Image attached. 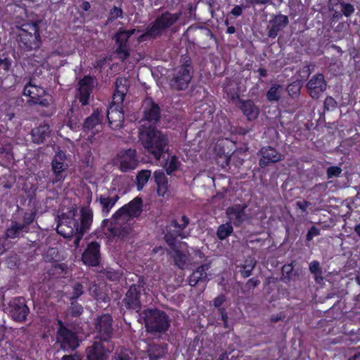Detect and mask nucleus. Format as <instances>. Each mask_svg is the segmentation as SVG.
<instances>
[{
  "label": "nucleus",
  "mask_w": 360,
  "mask_h": 360,
  "mask_svg": "<svg viewBox=\"0 0 360 360\" xmlns=\"http://www.w3.org/2000/svg\"><path fill=\"white\" fill-rule=\"evenodd\" d=\"M80 214L79 219L73 217L74 212L72 216H68L66 214H62L59 217L56 227L58 233L64 238L75 237L74 245L76 248H78L84 233L90 229L93 221V212L89 207H82Z\"/></svg>",
  "instance_id": "1"
},
{
  "label": "nucleus",
  "mask_w": 360,
  "mask_h": 360,
  "mask_svg": "<svg viewBox=\"0 0 360 360\" xmlns=\"http://www.w3.org/2000/svg\"><path fill=\"white\" fill-rule=\"evenodd\" d=\"M142 199L136 197L119 209L111 219H105L103 223L113 236L124 238L131 230L130 224L133 218L138 217L142 212Z\"/></svg>",
  "instance_id": "2"
},
{
  "label": "nucleus",
  "mask_w": 360,
  "mask_h": 360,
  "mask_svg": "<svg viewBox=\"0 0 360 360\" xmlns=\"http://www.w3.org/2000/svg\"><path fill=\"white\" fill-rule=\"evenodd\" d=\"M139 139L144 149L154 158L160 160L167 150L168 137L153 124L144 123L139 129Z\"/></svg>",
  "instance_id": "3"
},
{
  "label": "nucleus",
  "mask_w": 360,
  "mask_h": 360,
  "mask_svg": "<svg viewBox=\"0 0 360 360\" xmlns=\"http://www.w3.org/2000/svg\"><path fill=\"white\" fill-rule=\"evenodd\" d=\"M140 317L143 320L146 332L151 334L165 333L170 326L169 316L164 311L156 308L143 310Z\"/></svg>",
  "instance_id": "4"
},
{
  "label": "nucleus",
  "mask_w": 360,
  "mask_h": 360,
  "mask_svg": "<svg viewBox=\"0 0 360 360\" xmlns=\"http://www.w3.org/2000/svg\"><path fill=\"white\" fill-rule=\"evenodd\" d=\"M17 41L19 48L23 51L38 49L41 42L37 23L22 25L17 35Z\"/></svg>",
  "instance_id": "5"
},
{
  "label": "nucleus",
  "mask_w": 360,
  "mask_h": 360,
  "mask_svg": "<svg viewBox=\"0 0 360 360\" xmlns=\"http://www.w3.org/2000/svg\"><path fill=\"white\" fill-rule=\"evenodd\" d=\"M181 13H172L165 12L152 22L146 28L142 37L157 38L174 25L179 19Z\"/></svg>",
  "instance_id": "6"
},
{
  "label": "nucleus",
  "mask_w": 360,
  "mask_h": 360,
  "mask_svg": "<svg viewBox=\"0 0 360 360\" xmlns=\"http://www.w3.org/2000/svg\"><path fill=\"white\" fill-rule=\"evenodd\" d=\"M189 219L183 215L178 221L177 219H172L169 224L166 226V233L165 234V240L168 245L174 246V243H179L177 238H186L188 233L184 232V229L189 224Z\"/></svg>",
  "instance_id": "7"
},
{
  "label": "nucleus",
  "mask_w": 360,
  "mask_h": 360,
  "mask_svg": "<svg viewBox=\"0 0 360 360\" xmlns=\"http://www.w3.org/2000/svg\"><path fill=\"white\" fill-rule=\"evenodd\" d=\"M144 282L141 278L136 283L132 284L125 293V297L122 300V304L127 309L134 310L139 312L142 306L141 296L144 291Z\"/></svg>",
  "instance_id": "8"
},
{
  "label": "nucleus",
  "mask_w": 360,
  "mask_h": 360,
  "mask_svg": "<svg viewBox=\"0 0 360 360\" xmlns=\"http://www.w3.org/2000/svg\"><path fill=\"white\" fill-rule=\"evenodd\" d=\"M60 326L56 333V345L64 351H72L75 349L79 345L76 334L65 327L62 321H58Z\"/></svg>",
  "instance_id": "9"
},
{
  "label": "nucleus",
  "mask_w": 360,
  "mask_h": 360,
  "mask_svg": "<svg viewBox=\"0 0 360 360\" xmlns=\"http://www.w3.org/2000/svg\"><path fill=\"white\" fill-rule=\"evenodd\" d=\"M114 161L122 172L135 169L139 164L136 150L132 148L122 150L117 153Z\"/></svg>",
  "instance_id": "10"
},
{
  "label": "nucleus",
  "mask_w": 360,
  "mask_h": 360,
  "mask_svg": "<svg viewBox=\"0 0 360 360\" xmlns=\"http://www.w3.org/2000/svg\"><path fill=\"white\" fill-rule=\"evenodd\" d=\"M192 67L186 60L185 63L176 70L170 85L177 90L185 89L188 87L192 78Z\"/></svg>",
  "instance_id": "11"
},
{
  "label": "nucleus",
  "mask_w": 360,
  "mask_h": 360,
  "mask_svg": "<svg viewBox=\"0 0 360 360\" xmlns=\"http://www.w3.org/2000/svg\"><path fill=\"white\" fill-rule=\"evenodd\" d=\"M257 155L260 157L259 165L265 168L271 164L278 162L284 159V155L277 149L271 146H264L258 151Z\"/></svg>",
  "instance_id": "12"
},
{
  "label": "nucleus",
  "mask_w": 360,
  "mask_h": 360,
  "mask_svg": "<svg viewBox=\"0 0 360 360\" xmlns=\"http://www.w3.org/2000/svg\"><path fill=\"white\" fill-rule=\"evenodd\" d=\"M112 319L110 315L105 314L98 316L95 322L96 330L102 342L109 341L112 336Z\"/></svg>",
  "instance_id": "13"
},
{
  "label": "nucleus",
  "mask_w": 360,
  "mask_h": 360,
  "mask_svg": "<svg viewBox=\"0 0 360 360\" xmlns=\"http://www.w3.org/2000/svg\"><path fill=\"white\" fill-rule=\"evenodd\" d=\"M8 310L13 319L16 321H25L30 311L23 297L12 299L9 302Z\"/></svg>",
  "instance_id": "14"
},
{
  "label": "nucleus",
  "mask_w": 360,
  "mask_h": 360,
  "mask_svg": "<svg viewBox=\"0 0 360 360\" xmlns=\"http://www.w3.org/2000/svg\"><path fill=\"white\" fill-rule=\"evenodd\" d=\"M67 157L65 153L60 150L53 157L51 162V167L54 179L52 182L53 184L58 182L64 179L65 172L68 168V165L66 162Z\"/></svg>",
  "instance_id": "15"
},
{
  "label": "nucleus",
  "mask_w": 360,
  "mask_h": 360,
  "mask_svg": "<svg viewBox=\"0 0 360 360\" xmlns=\"http://www.w3.org/2000/svg\"><path fill=\"white\" fill-rule=\"evenodd\" d=\"M169 246L172 249L169 255L174 259L175 265L181 269H186L189 262L188 254V252L186 251L187 248L186 243H174V246Z\"/></svg>",
  "instance_id": "16"
},
{
  "label": "nucleus",
  "mask_w": 360,
  "mask_h": 360,
  "mask_svg": "<svg viewBox=\"0 0 360 360\" xmlns=\"http://www.w3.org/2000/svg\"><path fill=\"white\" fill-rule=\"evenodd\" d=\"M309 96L317 99L327 88V83L323 74L319 73L313 75L306 85Z\"/></svg>",
  "instance_id": "17"
},
{
  "label": "nucleus",
  "mask_w": 360,
  "mask_h": 360,
  "mask_svg": "<svg viewBox=\"0 0 360 360\" xmlns=\"http://www.w3.org/2000/svg\"><path fill=\"white\" fill-rule=\"evenodd\" d=\"M24 94L30 98V102L42 106H48L49 101L42 98L46 94L45 90L39 86L33 84L32 80L24 88Z\"/></svg>",
  "instance_id": "18"
},
{
  "label": "nucleus",
  "mask_w": 360,
  "mask_h": 360,
  "mask_svg": "<svg viewBox=\"0 0 360 360\" xmlns=\"http://www.w3.org/2000/svg\"><path fill=\"white\" fill-rule=\"evenodd\" d=\"M288 22L289 20L287 15L282 14L273 15L266 27L267 36L269 38L275 39L278 33L288 25Z\"/></svg>",
  "instance_id": "19"
},
{
  "label": "nucleus",
  "mask_w": 360,
  "mask_h": 360,
  "mask_svg": "<svg viewBox=\"0 0 360 360\" xmlns=\"http://www.w3.org/2000/svg\"><path fill=\"white\" fill-rule=\"evenodd\" d=\"M82 259L85 264L92 266H98L101 259L100 244L96 241L89 243L82 254Z\"/></svg>",
  "instance_id": "20"
},
{
  "label": "nucleus",
  "mask_w": 360,
  "mask_h": 360,
  "mask_svg": "<svg viewBox=\"0 0 360 360\" xmlns=\"http://www.w3.org/2000/svg\"><path fill=\"white\" fill-rule=\"evenodd\" d=\"M94 86V79L91 76H85L79 81L77 98L82 105H86L89 103V99Z\"/></svg>",
  "instance_id": "21"
},
{
  "label": "nucleus",
  "mask_w": 360,
  "mask_h": 360,
  "mask_svg": "<svg viewBox=\"0 0 360 360\" xmlns=\"http://www.w3.org/2000/svg\"><path fill=\"white\" fill-rule=\"evenodd\" d=\"M143 119L145 121L153 122V124L159 121L160 118V109L159 105L155 103L152 98H147L143 103Z\"/></svg>",
  "instance_id": "22"
},
{
  "label": "nucleus",
  "mask_w": 360,
  "mask_h": 360,
  "mask_svg": "<svg viewBox=\"0 0 360 360\" xmlns=\"http://www.w3.org/2000/svg\"><path fill=\"white\" fill-rule=\"evenodd\" d=\"M246 205H236L226 209V214L230 220L236 226H240L243 222L248 219L245 212Z\"/></svg>",
  "instance_id": "23"
},
{
  "label": "nucleus",
  "mask_w": 360,
  "mask_h": 360,
  "mask_svg": "<svg viewBox=\"0 0 360 360\" xmlns=\"http://www.w3.org/2000/svg\"><path fill=\"white\" fill-rule=\"evenodd\" d=\"M113 349V345L105 346L102 342H96L86 349L88 360H106V352H110Z\"/></svg>",
  "instance_id": "24"
},
{
  "label": "nucleus",
  "mask_w": 360,
  "mask_h": 360,
  "mask_svg": "<svg viewBox=\"0 0 360 360\" xmlns=\"http://www.w3.org/2000/svg\"><path fill=\"white\" fill-rule=\"evenodd\" d=\"M118 105L114 103L107 111L109 125L112 129H120L124 122V114Z\"/></svg>",
  "instance_id": "25"
},
{
  "label": "nucleus",
  "mask_w": 360,
  "mask_h": 360,
  "mask_svg": "<svg viewBox=\"0 0 360 360\" xmlns=\"http://www.w3.org/2000/svg\"><path fill=\"white\" fill-rule=\"evenodd\" d=\"M210 269L209 263L198 266L189 276V285L193 287L200 283L207 282L209 280L207 271Z\"/></svg>",
  "instance_id": "26"
},
{
  "label": "nucleus",
  "mask_w": 360,
  "mask_h": 360,
  "mask_svg": "<svg viewBox=\"0 0 360 360\" xmlns=\"http://www.w3.org/2000/svg\"><path fill=\"white\" fill-rule=\"evenodd\" d=\"M115 91L113 95V103L120 104L123 102L129 85V80L125 77L117 78L115 83Z\"/></svg>",
  "instance_id": "27"
},
{
  "label": "nucleus",
  "mask_w": 360,
  "mask_h": 360,
  "mask_svg": "<svg viewBox=\"0 0 360 360\" xmlns=\"http://www.w3.org/2000/svg\"><path fill=\"white\" fill-rule=\"evenodd\" d=\"M51 134L50 127L47 124H41L32 129L31 135L34 143L40 144L49 138Z\"/></svg>",
  "instance_id": "28"
},
{
  "label": "nucleus",
  "mask_w": 360,
  "mask_h": 360,
  "mask_svg": "<svg viewBox=\"0 0 360 360\" xmlns=\"http://www.w3.org/2000/svg\"><path fill=\"white\" fill-rule=\"evenodd\" d=\"M116 49L115 53L121 60H125L129 56V45L124 35L120 37L118 34L115 35Z\"/></svg>",
  "instance_id": "29"
},
{
  "label": "nucleus",
  "mask_w": 360,
  "mask_h": 360,
  "mask_svg": "<svg viewBox=\"0 0 360 360\" xmlns=\"http://www.w3.org/2000/svg\"><path fill=\"white\" fill-rule=\"evenodd\" d=\"M238 107L249 121L255 120L259 115V109L251 100H240Z\"/></svg>",
  "instance_id": "30"
},
{
  "label": "nucleus",
  "mask_w": 360,
  "mask_h": 360,
  "mask_svg": "<svg viewBox=\"0 0 360 360\" xmlns=\"http://www.w3.org/2000/svg\"><path fill=\"white\" fill-rule=\"evenodd\" d=\"M102 116L98 110L94 111L91 116L86 118L83 127L85 131H98L101 128Z\"/></svg>",
  "instance_id": "31"
},
{
  "label": "nucleus",
  "mask_w": 360,
  "mask_h": 360,
  "mask_svg": "<svg viewBox=\"0 0 360 360\" xmlns=\"http://www.w3.org/2000/svg\"><path fill=\"white\" fill-rule=\"evenodd\" d=\"M153 177L157 184V193L160 196H164L168 191V179L163 169L156 170Z\"/></svg>",
  "instance_id": "32"
},
{
  "label": "nucleus",
  "mask_w": 360,
  "mask_h": 360,
  "mask_svg": "<svg viewBox=\"0 0 360 360\" xmlns=\"http://www.w3.org/2000/svg\"><path fill=\"white\" fill-rule=\"evenodd\" d=\"M120 197L117 194L114 195H101L98 198L99 203L101 206L103 213L108 214L110 210L114 207Z\"/></svg>",
  "instance_id": "33"
},
{
  "label": "nucleus",
  "mask_w": 360,
  "mask_h": 360,
  "mask_svg": "<svg viewBox=\"0 0 360 360\" xmlns=\"http://www.w3.org/2000/svg\"><path fill=\"white\" fill-rule=\"evenodd\" d=\"M148 352L150 360H158L167 353V345L165 344H151L148 347Z\"/></svg>",
  "instance_id": "34"
},
{
  "label": "nucleus",
  "mask_w": 360,
  "mask_h": 360,
  "mask_svg": "<svg viewBox=\"0 0 360 360\" xmlns=\"http://www.w3.org/2000/svg\"><path fill=\"white\" fill-rule=\"evenodd\" d=\"M26 229L17 221H12L11 226L6 230V235L8 238H15L20 237Z\"/></svg>",
  "instance_id": "35"
},
{
  "label": "nucleus",
  "mask_w": 360,
  "mask_h": 360,
  "mask_svg": "<svg viewBox=\"0 0 360 360\" xmlns=\"http://www.w3.org/2000/svg\"><path fill=\"white\" fill-rule=\"evenodd\" d=\"M283 92V86L280 84H273L266 93V98L269 101H278Z\"/></svg>",
  "instance_id": "36"
},
{
  "label": "nucleus",
  "mask_w": 360,
  "mask_h": 360,
  "mask_svg": "<svg viewBox=\"0 0 360 360\" xmlns=\"http://www.w3.org/2000/svg\"><path fill=\"white\" fill-rule=\"evenodd\" d=\"M150 175L151 172L148 169H143L138 172L136 175V186L139 191L143 189L150 179Z\"/></svg>",
  "instance_id": "37"
},
{
  "label": "nucleus",
  "mask_w": 360,
  "mask_h": 360,
  "mask_svg": "<svg viewBox=\"0 0 360 360\" xmlns=\"http://www.w3.org/2000/svg\"><path fill=\"white\" fill-rule=\"evenodd\" d=\"M233 231L230 222L220 225L217 231V236L220 240H224L230 236Z\"/></svg>",
  "instance_id": "38"
},
{
  "label": "nucleus",
  "mask_w": 360,
  "mask_h": 360,
  "mask_svg": "<svg viewBox=\"0 0 360 360\" xmlns=\"http://www.w3.org/2000/svg\"><path fill=\"white\" fill-rule=\"evenodd\" d=\"M302 86V82L301 80H296L292 82L286 88L289 96L292 98H296L299 96L301 88Z\"/></svg>",
  "instance_id": "39"
},
{
  "label": "nucleus",
  "mask_w": 360,
  "mask_h": 360,
  "mask_svg": "<svg viewBox=\"0 0 360 360\" xmlns=\"http://www.w3.org/2000/svg\"><path fill=\"white\" fill-rule=\"evenodd\" d=\"M294 268L292 264H285L282 267V276L281 280L287 283L290 282L292 277L297 274L293 271Z\"/></svg>",
  "instance_id": "40"
},
{
  "label": "nucleus",
  "mask_w": 360,
  "mask_h": 360,
  "mask_svg": "<svg viewBox=\"0 0 360 360\" xmlns=\"http://www.w3.org/2000/svg\"><path fill=\"white\" fill-rule=\"evenodd\" d=\"M44 259L46 262H53L59 261L60 256L58 251L53 248H49L44 254Z\"/></svg>",
  "instance_id": "41"
},
{
  "label": "nucleus",
  "mask_w": 360,
  "mask_h": 360,
  "mask_svg": "<svg viewBox=\"0 0 360 360\" xmlns=\"http://www.w3.org/2000/svg\"><path fill=\"white\" fill-rule=\"evenodd\" d=\"M180 165V162L176 156H172L166 168L167 174L171 175L172 172L177 170Z\"/></svg>",
  "instance_id": "42"
},
{
  "label": "nucleus",
  "mask_w": 360,
  "mask_h": 360,
  "mask_svg": "<svg viewBox=\"0 0 360 360\" xmlns=\"http://www.w3.org/2000/svg\"><path fill=\"white\" fill-rule=\"evenodd\" d=\"M72 295L70 297V300H76L82 295L84 294V287L82 283L77 282L72 285Z\"/></svg>",
  "instance_id": "43"
},
{
  "label": "nucleus",
  "mask_w": 360,
  "mask_h": 360,
  "mask_svg": "<svg viewBox=\"0 0 360 360\" xmlns=\"http://www.w3.org/2000/svg\"><path fill=\"white\" fill-rule=\"evenodd\" d=\"M68 270V266L65 264H54L51 269L54 275H61L65 274Z\"/></svg>",
  "instance_id": "44"
},
{
  "label": "nucleus",
  "mask_w": 360,
  "mask_h": 360,
  "mask_svg": "<svg viewBox=\"0 0 360 360\" xmlns=\"http://www.w3.org/2000/svg\"><path fill=\"white\" fill-rule=\"evenodd\" d=\"M75 300H71V307L70 308V312L73 316H79L83 311V307L82 305L77 304Z\"/></svg>",
  "instance_id": "45"
},
{
  "label": "nucleus",
  "mask_w": 360,
  "mask_h": 360,
  "mask_svg": "<svg viewBox=\"0 0 360 360\" xmlns=\"http://www.w3.org/2000/svg\"><path fill=\"white\" fill-rule=\"evenodd\" d=\"M260 281L256 278L249 279L245 283L244 288L242 290V292L246 294L252 288L257 287Z\"/></svg>",
  "instance_id": "46"
},
{
  "label": "nucleus",
  "mask_w": 360,
  "mask_h": 360,
  "mask_svg": "<svg viewBox=\"0 0 360 360\" xmlns=\"http://www.w3.org/2000/svg\"><path fill=\"white\" fill-rule=\"evenodd\" d=\"M342 169L338 166L329 167L326 170L328 179L338 177L342 173Z\"/></svg>",
  "instance_id": "47"
},
{
  "label": "nucleus",
  "mask_w": 360,
  "mask_h": 360,
  "mask_svg": "<svg viewBox=\"0 0 360 360\" xmlns=\"http://www.w3.org/2000/svg\"><path fill=\"white\" fill-rule=\"evenodd\" d=\"M35 219V212H26L23 217V222L21 224L25 229V232H27L28 226L31 224Z\"/></svg>",
  "instance_id": "48"
},
{
  "label": "nucleus",
  "mask_w": 360,
  "mask_h": 360,
  "mask_svg": "<svg viewBox=\"0 0 360 360\" xmlns=\"http://www.w3.org/2000/svg\"><path fill=\"white\" fill-rule=\"evenodd\" d=\"M122 10L118 7L114 6L110 13V16L107 20V22H112L115 19L122 17Z\"/></svg>",
  "instance_id": "49"
},
{
  "label": "nucleus",
  "mask_w": 360,
  "mask_h": 360,
  "mask_svg": "<svg viewBox=\"0 0 360 360\" xmlns=\"http://www.w3.org/2000/svg\"><path fill=\"white\" fill-rule=\"evenodd\" d=\"M226 298L224 295H219L213 300V305L215 308L217 309L218 311H219L220 309H224V307H221V306L226 302Z\"/></svg>",
  "instance_id": "50"
},
{
  "label": "nucleus",
  "mask_w": 360,
  "mask_h": 360,
  "mask_svg": "<svg viewBox=\"0 0 360 360\" xmlns=\"http://www.w3.org/2000/svg\"><path fill=\"white\" fill-rule=\"evenodd\" d=\"M338 103L331 96H327L324 101V107L327 110H333L336 108Z\"/></svg>",
  "instance_id": "51"
},
{
  "label": "nucleus",
  "mask_w": 360,
  "mask_h": 360,
  "mask_svg": "<svg viewBox=\"0 0 360 360\" xmlns=\"http://www.w3.org/2000/svg\"><path fill=\"white\" fill-rule=\"evenodd\" d=\"M320 230L314 226H312L309 230L308 231L307 233V236H306V240L308 242H310L313 240V238L315 237V236H318L320 235Z\"/></svg>",
  "instance_id": "52"
},
{
  "label": "nucleus",
  "mask_w": 360,
  "mask_h": 360,
  "mask_svg": "<svg viewBox=\"0 0 360 360\" xmlns=\"http://www.w3.org/2000/svg\"><path fill=\"white\" fill-rule=\"evenodd\" d=\"M341 7L342 14L346 17L350 16L354 12V6L351 4L342 3Z\"/></svg>",
  "instance_id": "53"
},
{
  "label": "nucleus",
  "mask_w": 360,
  "mask_h": 360,
  "mask_svg": "<svg viewBox=\"0 0 360 360\" xmlns=\"http://www.w3.org/2000/svg\"><path fill=\"white\" fill-rule=\"evenodd\" d=\"M309 270L312 274H317L322 271L318 261H313L309 264Z\"/></svg>",
  "instance_id": "54"
},
{
  "label": "nucleus",
  "mask_w": 360,
  "mask_h": 360,
  "mask_svg": "<svg viewBox=\"0 0 360 360\" xmlns=\"http://www.w3.org/2000/svg\"><path fill=\"white\" fill-rule=\"evenodd\" d=\"M112 360H131L129 354L127 351H121L120 353H115Z\"/></svg>",
  "instance_id": "55"
},
{
  "label": "nucleus",
  "mask_w": 360,
  "mask_h": 360,
  "mask_svg": "<svg viewBox=\"0 0 360 360\" xmlns=\"http://www.w3.org/2000/svg\"><path fill=\"white\" fill-rule=\"evenodd\" d=\"M1 66H3L5 71L9 70L11 66V60L7 57L4 58H0V67Z\"/></svg>",
  "instance_id": "56"
},
{
  "label": "nucleus",
  "mask_w": 360,
  "mask_h": 360,
  "mask_svg": "<svg viewBox=\"0 0 360 360\" xmlns=\"http://www.w3.org/2000/svg\"><path fill=\"white\" fill-rule=\"evenodd\" d=\"M135 33V30H123L120 29L116 34L120 35V37H122V35H124L126 37V39L129 41V37L133 35Z\"/></svg>",
  "instance_id": "57"
},
{
  "label": "nucleus",
  "mask_w": 360,
  "mask_h": 360,
  "mask_svg": "<svg viewBox=\"0 0 360 360\" xmlns=\"http://www.w3.org/2000/svg\"><path fill=\"white\" fill-rule=\"evenodd\" d=\"M252 271L253 269H250V266L246 268L244 265H242L240 272L243 278H248L251 276Z\"/></svg>",
  "instance_id": "58"
},
{
  "label": "nucleus",
  "mask_w": 360,
  "mask_h": 360,
  "mask_svg": "<svg viewBox=\"0 0 360 360\" xmlns=\"http://www.w3.org/2000/svg\"><path fill=\"white\" fill-rule=\"evenodd\" d=\"M218 313L221 315V320L223 321V324H224V328H228V314L226 311V309H220L219 311H218Z\"/></svg>",
  "instance_id": "59"
},
{
  "label": "nucleus",
  "mask_w": 360,
  "mask_h": 360,
  "mask_svg": "<svg viewBox=\"0 0 360 360\" xmlns=\"http://www.w3.org/2000/svg\"><path fill=\"white\" fill-rule=\"evenodd\" d=\"M310 205V202L307 200L297 201L296 207L300 209L302 212H306L307 208Z\"/></svg>",
  "instance_id": "60"
},
{
  "label": "nucleus",
  "mask_w": 360,
  "mask_h": 360,
  "mask_svg": "<svg viewBox=\"0 0 360 360\" xmlns=\"http://www.w3.org/2000/svg\"><path fill=\"white\" fill-rule=\"evenodd\" d=\"M342 0H329L328 1V8L330 11H333L335 7L341 5L342 4Z\"/></svg>",
  "instance_id": "61"
},
{
  "label": "nucleus",
  "mask_w": 360,
  "mask_h": 360,
  "mask_svg": "<svg viewBox=\"0 0 360 360\" xmlns=\"http://www.w3.org/2000/svg\"><path fill=\"white\" fill-rule=\"evenodd\" d=\"M243 265H244L245 267H246V268H248V266H250V269H254L255 267V265H256V261L254 259L250 257V258L245 259V261Z\"/></svg>",
  "instance_id": "62"
},
{
  "label": "nucleus",
  "mask_w": 360,
  "mask_h": 360,
  "mask_svg": "<svg viewBox=\"0 0 360 360\" xmlns=\"http://www.w3.org/2000/svg\"><path fill=\"white\" fill-rule=\"evenodd\" d=\"M81 356L77 353L71 355H64L62 360H81Z\"/></svg>",
  "instance_id": "63"
},
{
  "label": "nucleus",
  "mask_w": 360,
  "mask_h": 360,
  "mask_svg": "<svg viewBox=\"0 0 360 360\" xmlns=\"http://www.w3.org/2000/svg\"><path fill=\"white\" fill-rule=\"evenodd\" d=\"M243 8L240 6H236L231 11V13L234 16H240L242 14Z\"/></svg>",
  "instance_id": "64"
}]
</instances>
